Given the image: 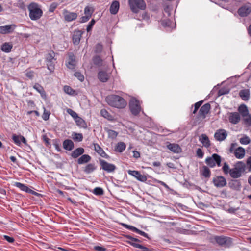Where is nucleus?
<instances>
[{"label":"nucleus","mask_w":251,"mask_h":251,"mask_svg":"<svg viewBox=\"0 0 251 251\" xmlns=\"http://www.w3.org/2000/svg\"><path fill=\"white\" fill-rule=\"evenodd\" d=\"M228 119L231 123L237 124L240 121V115L238 112H231L229 114Z\"/></svg>","instance_id":"obj_17"},{"label":"nucleus","mask_w":251,"mask_h":251,"mask_svg":"<svg viewBox=\"0 0 251 251\" xmlns=\"http://www.w3.org/2000/svg\"><path fill=\"white\" fill-rule=\"evenodd\" d=\"M199 140L206 148H208L210 146V141L207 136L205 134H202L200 136Z\"/></svg>","instance_id":"obj_27"},{"label":"nucleus","mask_w":251,"mask_h":251,"mask_svg":"<svg viewBox=\"0 0 251 251\" xmlns=\"http://www.w3.org/2000/svg\"><path fill=\"white\" fill-rule=\"evenodd\" d=\"M227 136V132L223 129L217 130L214 134V137L215 139L220 142L223 141L226 139Z\"/></svg>","instance_id":"obj_15"},{"label":"nucleus","mask_w":251,"mask_h":251,"mask_svg":"<svg viewBox=\"0 0 251 251\" xmlns=\"http://www.w3.org/2000/svg\"><path fill=\"white\" fill-rule=\"evenodd\" d=\"M26 76L29 78H32L34 76V72L33 71H29L26 73Z\"/></svg>","instance_id":"obj_64"},{"label":"nucleus","mask_w":251,"mask_h":251,"mask_svg":"<svg viewBox=\"0 0 251 251\" xmlns=\"http://www.w3.org/2000/svg\"><path fill=\"white\" fill-rule=\"evenodd\" d=\"M126 148V145L124 142H119L117 144L116 148V150L119 152H123Z\"/></svg>","instance_id":"obj_37"},{"label":"nucleus","mask_w":251,"mask_h":251,"mask_svg":"<svg viewBox=\"0 0 251 251\" xmlns=\"http://www.w3.org/2000/svg\"><path fill=\"white\" fill-rule=\"evenodd\" d=\"M210 109V105L206 103L201 107L199 111V115L203 118H205V115L208 113Z\"/></svg>","instance_id":"obj_21"},{"label":"nucleus","mask_w":251,"mask_h":251,"mask_svg":"<svg viewBox=\"0 0 251 251\" xmlns=\"http://www.w3.org/2000/svg\"><path fill=\"white\" fill-rule=\"evenodd\" d=\"M91 157L90 155L88 154H84L82 155L80 157H79L77 160V163L79 164H82L84 163H86L90 161Z\"/></svg>","instance_id":"obj_31"},{"label":"nucleus","mask_w":251,"mask_h":251,"mask_svg":"<svg viewBox=\"0 0 251 251\" xmlns=\"http://www.w3.org/2000/svg\"><path fill=\"white\" fill-rule=\"evenodd\" d=\"M105 100L109 105L119 109L124 108L127 105L124 98L116 95H109L106 97Z\"/></svg>","instance_id":"obj_1"},{"label":"nucleus","mask_w":251,"mask_h":251,"mask_svg":"<svg viewBox=\"0 0 251 251\" xmlns=\"http://www.w3.org/2000/svg\"><path fill=\"white\" fill-rule=\"evenodd\" d=\"M55 53L53 51H50L46 56V60L47 62V65L48 69L50 71L52 72L54 70V64L55 61L54 58Z\"/></svg>","instance_id":"obj_7"},{"label":"nucleus","mask_w":251,"mask_h":251,"mask_svg":"<svg viewBox=\"0 0 251 251\" xmlns=\"http://www.w3.org/2000/svg\"><path fill=\"white\" fill-rule=\"evenodd\" d=\"M13 45L10 42H5L3 44L1 47V49L2 51L9 53L11 51V49H12Z\"/></svg>","instance_id":"obj_30"},{"label":"nucleus","mask_w":251,"mask_h":251,"mask_svg":"<svg viewBox=\"0 0 251 251\" xmlns=\"http://www.w3.org/2000/svg\"><path fill=\"white\" fill-rule=\"evenodd\" d=\"M64 19L66 21L70 22L75 20L77 16V13L75 12H71L67 9H64L62 11Z\"/></svg>","instance_id":"obj_11"},{"label":"nucleus","mask_w":251,"mask_h":251,"mask_svg":"<svg viewBox=\"0 0 251 251\" xmlns=\"http://www.w3.org/2000/svg\"><path fill=\"white\" fill-rule=\"evenodd\" d=\"M202 103V101H200L199 102H197L194 105L195 108L193 112L194 114L196 113L198 109L199 108V107L201 106V104Z\"/></svg>","instance_id":"obj_53"},{"label":"nucleus","mask_w":251,"mask_h":251,"mask_svg":"<svg viewBox=\"0 0 251 251\" xmlns=\"http://www.w3.org/2000/svg\"><path fill=\"white\" fill-rule=\"evenodd\" d=\"M251 12V4L247 3L241 7L238 10V14L241 17H246Z\"/></svg>","instance_id":"obj_12"},{"label":"nucleus","mask_w":251,"mask_h":251,"mask_svg":"<svg viewBox=\"0 0 251 251\" xmlns=\"http://www.w3.org/2000/svg\"><path fill=\"white\" fill-rule=\"evenodd\" d=\"M102 46L100 44H98L96 45V46L95 52H97V53L100 52L102 50Z\"/></svg>","instance_id":"obj_57"},{"label":"nucleus","mask_w":251,"mask_h":251,"mask_svg":"<svg viewBox=\"0 0 251 251\" xmlns=\"http://www.w3.org/2000/svg\"><path fill=\"white\" fill-rule=\"evenodd\" d=\"M96 167L95 164L90 163V164H87L85 166V167L84 169V171L86 174H90V173L93 172L94 171H95L96 170Z\"/></svg>","instance_id":"obj_36"},{"label":"nucleus","mask_w":251,"mask_h":251,"mask_svg":"<svg viewBox=\"0 0 251 251\" xmlns=\"http://www.w3.org/2000/svg\"><path fill=\"white\" fill-rule=\"evenodd\" d=\"M83 32L80 30H75L73 35V42L74 44L78 45L82 37Z\"/></svg>","instance_id":"obj_20"},{"label":"nucleus","mask_w":251,"mask_h":251,"mask_svg":"<svg viewBox=\"0 0 251 251\" xmlns=\"http://www.w3.org/2000/svg\"><path fill=\"white\" fill-rule=\"evenodd\" d=\"M239 95L244 100H248L250 98V91L248 89L242 90L240 91Z\"/></svg>","instance_id":"obj_32"},{"label":"nucleus","mask_w":251,"mask_h":251,"mask_svg":"<svg viewBox=\"0 0 251 251\" xmlns=\"http://www.w3.org/2000/svg\"><path fill=\"white\" fill-rule=\"evenodd\" d=\"M167 148L174 153H179L181 151L180 147L176 144L170 143L167 145Z\"/></svg>","instance_id":"obj_26"},{"label":"nucleus","mask_w":251,"mask_h":251,"mask_svg":"<svg viewBox=\"0 0 251 251\" xmlns=\"http://www.w3.org/2000/svg\"><path fill=\"white\" fill-rule=\"evenodd\" d=\"M122 225L126 228L130 230H131L133 232H135L136 233H137L138 230V228H137L136 227H135L132 226L128 225H127L126 224H124V223H123Z\"/></svg>","instance_id":"obj_46"},{"label":"nucleus","mask_w":251,"mask_h":251,"mask_svg":"<svg viewBox=\"0 0 251 251\" xmlns=\"http://www.w3.org/2000/svg\"><path fill=\"white\" fill-rule=\"evenodd\" d=\"M93 61L94 64L99 66L102 65V60L99 56H95L93 58Z\"/></svg>","instance_id":"obj_41"},{"label":"nucleus","mask_w":251,"mask_h":251,"mask_svg":"<svg viewBox=\"0 0 251 251\" xmlns=\"http://www.w3.org/2000/svg\"><path fill=\"white\" fill-rule=\"evenodd\" d=\"M212 182L217 188L223 187L227 184L226 178L222 176H216L213 178Z\"/></svg>","instance_id":"obj_9"},{"label":"nucleus","mask_w":251,"mask_h":251,"mask_svg":"<svg viewBox=\"0 0 251 251\" xmlns=\"http://www.w3.org/2000/svg\"><path fill=\"white\" fill-rule=\"evenodd\" d=\"M120 4L118 1H114L110 7V12L112 14H116L119 9Z\"/></svg>","instance_id":"obj_28"},{"label":"nucleus","mask_w":251,"mask_h":251,"mask_svg":"<svg viewBox=\"0 0 251 251\" xmlns=\"http://www.w3.org/2000/svg\"><path fill=\"white\" fill-rule=\"evenodd\" d=\"M137 233L146 238H149L148 235L144 231H142L138 229Z\"/></svg>","instance_id":"obj_62"},{"label":"nucleus","mask_w":251,"mask_h":251,"mask_svg":"<svg viewBox=\"0 0 251 251\" xmlns=\"http://www.w3.org/2000/svg\"><path fill=\"white\" fill-rule=\"evenodd\" d=\"M25 192L30 193V194H33L35 196H37L39 194L37 192H36L34 191L33 190H31V189L29 188L27 186L26 188Z\"/></svg>","instance_id":"obj_58"},{"label":"nucleus","mask_w":251,"mask_h":251,"mask_svg":"<svg viewBox=\"0 0 251 251\" xmlns=\"http://www.w3.org/2000/svg\"><path fill=\"white\" fill-rule=\"evenodd\" d=\"M3 238L9 243H13L14 241V239L13 237L8 236L7 235H4Z\"/></svg>","instance_id":"obj_59"},{"label":"nucleus","mask_w":251,"mask_h":251,"mask_svg":"<svg viewBox=\"0 0 251 251\" xmlns=\"http://www.w3.org/2000/svg\"><path fill=\"white\" fill-rule=\"evenodd\" d=\"M14 186H16V187L19 188L21 190L23 191L24 192H25L26 188L27 187L26 185L18 182H14Z\"/></svg>","instance_id":"obj_45"},{"label":"nucleus","mask_w":251,"mask_h":251,"mask_svg":"<svg viewBox=\"0 0 251 251\" xmlns=\"http://www.w3.org/2000/svg\"><path fill=\"white\" fill-rule=\"evenodd\" d=\"M238 111L242 117H245L249 114L247 106L244 104L241 105L239 107Z\"/></svg>","instance_id":"obj_34"},{"label":"nucleus","mask_w":251,"mask_h":251,"mask_svg":"<svg viewBox=\"0 0 251 251\" xmlns=\"http://www.w3.org/2000/svg\"><path fill=\"white\" fill-rule=\"evenodd\" d=\"M110 75V74L107 73L105 71L100 70L98 73V77L101 82H105L109 79Z\"/></svg>","instance_id":"obj_18"},{"label":"nucleus","mask_w":251,"mask_h":251,"mask_svg":"<svg viewBox=\"0 0 251 251\" xmlns=\"http://www.w3.org/2000/svg\"><path fill=\"white\" fill-rule=\"evenodd\" d=\"M196 153L198 157L200 158H202L203 157L204 154L202 150L200 148L197 149Z\"/></svg>","instance_id":"obj_56"},{"label":"nucleus","mask_w":251,"mask_h":251,"mask_svg":"<svg viewBox=\"0 0 251 251\" xmlns=\"http://www.w3.org/2000/svg\"><path fill=\"white\" fill-rule=\"evenodd\" d=\"M128 4L132 12L137 13L140 10L146 9V5L144 0H128Z\"/></svg>","instance_id":"obj_3"},{"label":"nucleus","mask_w":251,"mask_h":251,"mask_svg":"<svg viewBox=\"0 0 251 251\" xmlns=\"http://www.w3.org/2000/svg\"><path fill=\"white\" fill-rule=\"evenodd\" d=\"M247 165L248 166L249 170L251 171V156L247 159Z\"/></svg>","instance_id":"obj_61"},{"label":"nucleus","mask_w":251,"mask_h":251,"mask_svg":"<svg viewBox=\"0 0 251 251\" xmlns=\"http://www.w3.org/2000/svg\"><path fill=\"white\" fill-rule=\"evenodd\" d=\"M95 250L98 251H105L106 249L104 247H100V246H95L94 247Z\"/></svg>","instance_id":"obj_63"},{"label":"nucleus","mask_w":251,"mask_h":251,"mask_svg":"<svg viewBox=\"0 0 251 251\" xmlns=\"http://www.w3.org/2000/svg\"><path fill=\"white\" fill-rule=\"evenodd\" d=\"M12 139L14 143L17 145H20L21 142H23L25 144H26V140L23 136L13 134L12 135Z\"/></svg>","instance_id":"obj_23"},{"label":"nucleus","mask_w":251,"mask_h":251,"mask_svg":"<svg viewBox=\"0 0 251 251\" xmlns=\"http://www.w3.org/2000/svg\"><path fill=\"white\" fill-rule=\"evenodd\" d=\"M205 163L210 167L213 168L217 164L218 166H221V157L218 154L214 153L213 154L211 157H209L206 158Z\"/></svg>","instance_id":"obj_6"},{"label":"nucleus","mask_w":251,"mask_h":251,"mask_svg":"<svg viewBox=\"0 0 251 251\" xmlns=\"http://www.w3.org/2000/svg\"><path fill=\"white\" fill-rule=\"evenodd\" d=\"M67 112L74 118V120H75L78 116L77 114L71 109H67Z\"/></svg>","instance_id":"obj_50"},{"label":"nucleus","mask_w":251,"mask_h":251,"mask_svg":"<svg viewBox=\"0 0 251 251\" xmlns=\"http://www.w3.org/2000/svg\"><path fill=\"white\" fill-rule=\"evenodd\" d=\"M93 193L96 195H102L104 193L103 189L100 187H96L93 190Z\"/></svg>","instance_id":"obj_49"},{"label":"nucleus","mask_w":251,"mask_h":251,"mask_svg":"<svg viewBox=\"0 0 251 251\" xmlns=\"http://www.w3.org/2000/svg\"><path fill=\"white\" fill-rule=\"evenodd\" d=\"M100 114L102 117L109 120H112L113 119L112 116L105 109H101L100 110Z\"/></svg>","instance_id":"obj_38"},{"label":"nucleus","mask_w":251,"mask_h":251,"mask_svg":"<svg viewBox=\"0 0 251 251\" xmlns=\"http://www.w3.org/2000/svg\"><path fill=\"white\" fill-rule=\"evenodd\" d=\"M201 175L206 178H209L211 175L210 169L206 166H203L201 171Z\"/></svg>","instance_id":"obj_33"},{"label":"nucleus","mask_w":251,"mask_h":251,"mask_svg":"<svg viewBox=\"0 0 251 251\" xmlns=\"http://www.w3.org/2000/svg\"><path fill=\"white\" fill-rule=\"evenodd\" d=\"M33 88L35 89L40 94H41L42 96L45 94V91L43 87L38 83H36L34 85Z\"/></svg>","instance_id":"obj_42"},{"label":"nucleus","mask_w":251,"mask_h":251,"mask_svg":"<svg viewBox=\"0 0 251 251\" xmlns=\"http://www.w3.org/2000/svg\"><path fill=\"white\" fill-rule=\"evenodd\" d=\"M251 142L250 138L247 135H244L240 139V143L242 145H248Z\"/></svg>","instance_id":"obj_40"},{"label":"nucleus","mask_w":251,"mask_h":251,"mask_svg":"<svg viewBox=\"0 0 251 251\" xmlns=\"http://www.w3.org/2000/svg\"><path fill=\"white\" fill-rule=\"evenodd\" d=\"M129 104L132 114L135 116L137 115L141 110L140 101L136 99L132 98L131 99Z\"/></svg>","instance_id":"obj_5"},{"label":"nucleus","mask_w":251,"mask_h":251,"mask_svg":"<svg viewBox=\"0 0 251 251\" xmlns=\"http://www.w3.org/2000/svg\"><path fill=\"white\" fill-rule=\"evenodd\" d=\"M90 18V17H89V16H87V15H86L85 16H83L80 19V22H81V23L86 22L87 21H88L89 20Z\"/></svg>","instance_id":"obj_60"},{"label":"nucleus","mask_w":251,"mask_h":251,"mask_svg":"<svg viewBox=\"0 0 251 251\" xmlns=\"http://www.w3.org/2000/svg\"><path fill=\"white\" fill-rule=\"evenodd\" d=\"M84 13L86 15L91 17L92 14L91 8L88 6L86 7L84 9Z\"/></svg>","instance_id":"obj_55"},{"label":"nucleus","mask_w":251,"mask_h":251,"mask_svg":"<svg viewBox=\"0 0 251 251\" xmlns=\"http://www.w3.org/2000/svg\"><path fill=\"white\" fill-rule=\"evenodd\" d=\"M29 11V17L32 21H36L41 18L43 12L41 6L35 2L30 3L27 7Z\"/></svg>","instance_id":"obj_2"},{"label":"nucleus","mask_w":251,"mask_h":251,"mask_svg":"<svg viewBox=\"0 0 251 251\" xmlns=\"http://www.w3.org/2000/svg\"><path fill=\"white\" fill-rule=\"evenodd\" d=\"M73 139L75 141H81L83 139L82 134L81 133H75L73 137Z\"/></svg>","instance_id":"obj_47"},{"label":"nucleus","mask_w":251,"mask_h":251,"mask_svg":"<svg viewBox=\"0 0 251 251\" xmlns=\"http://www.w3.org/2000/svg\"><path fill=\"white\" fill-rule=\"evenodd\" d=\"M128 173L129 175L135 177L138 181L141 182L146 181L147 178L145 175H142L138 171L135 170H128Z\"/></svg>","instance_id":"obj_13"},{"label":"nucleus","mask_w":251,"mask_h":251,"mask_svg":"<svg viewBox=\"0 0 251 251\" xmlns=\"http://www.w3.org/2000/svg\"><path fill=\"white\" fill-rule=\"evenodd\" d=\"M125 237L128 239L126 242L134 247L139 248L141 247V245L137 243V242H141V241L137 238H134L130 235H126Z\"/></svg>","instance_id":"obj_16"},{"label":"nucleus","mask_w":251,"mask_h":251,"mask_svg":"<svg viewBox=\"0 0 251 251\" xmlns=\"http://www.w3.org/2000/svg\"><path fill=\"white\" fill-rule=\"evenodd\" d=\"M84 152L83 148L80 147L75 150L71 153V156L74 158H76Z\"/></svg>","instance_id":"obj_29"},{"label":"nucleus","mask_w":251,"mask_h":251,"mask_svg":"<svg viewBox=\"0 0 251 251\" xmlns=\"http://www.w3.org/2000/svg\"><path fill=\"white\" fill-rule=\"evenodd\" d=\"M107 133L108 137L114 139L116 138V137L117 136L118 133L115 131H114L113 130L109 129L107 130Z\"/></svg>","instance_id":"obj_48"},{"label":"nucleus","mask_w":251,"mask_h":251,"mask_svg":"<svg viewBox=\"0 0 251 251\" xmlns=\"http://www.w3.org/2000/svg\"><path fill=\"white\" fill-rule=\"evenodd\" d=\"M100 162L101 168L108 173L114 172L116 168L115 165L109 163L104 160H100Z\"/></svg>","instance_id":"obj_10"},{"label":"nucleus","mask_w":251,"mask_h":251,"mask_svg":"<svg viewBox=\"0 0 251 251\" xmlns=\"http://www.w3.org/2000/svg\"><path fill=\"white\" fill-rule=\"evenodd\" d=\"M235 156L238 159H242L245 155V150L242 147H239L233 151Z\"/></svg>","instance_id":"obj_19"},{"label":"nucleus","mask_w":251,"mask_h":251,"mask_svg":"<svg viewBox=\"0 0 251 251\" xmlns=\"http://www.w3.org/2000/svg\"><path fill=\"white\" fill-rule=\"evenodd\" d=\"M231 169H230L229 166L227 163L225 162L224 163L223 166L222 167V170L225 174L227 175L228 174H229Z\"/></svg>","instance_id":"obj_43"},{"label":"nucleus","mask_w":251,"mask_h":251,"mask_svg":"<svg viewBox=\"0 0 251 251\" xmlns=\"http://www.w3.org/2000/svg\"><path fill=\"white\" fill-rule=\"evenodd\" d=\"M50 113V112L46 111V109L44 108V112L42 115V118L44 120H47L49 118Z\"/></svg>","instance_id":"obj_54"},{"label":"nucleus","mask_w":251,"mask_h":251,"mask_svg":"<svg viewBox=\"0 0 251 251\" xmlns=\"http://www.w3.org/2000/svg\"><path fill=\"white\" fill-rule=\"evenodd\" d=\"M74 75L75 77L77 78V79L80 80L81 82H82L84 81V77L83 75L80 73V72H76L75 73Z\"/></svg>","instance_id":"obj_51"},{"label":"nucleus","mask_w":251,"mask_h":251,"mask_svg":"<svg viewBox=\"0 0 251 251\" xmlns=\"http://www.w3.org/2000/svg\"><path fill=\"white\" fill-rule=\"evenodd\" d=\"M63 90L66 94L69 95H74L75 93V90L69 86H65L63 88Z\"/></svg>","instance_id":"obj_44"},{"label":"nucleus","mask_w":251,"mask_h":251,"mask_svg":"<svg viewBox=\"0 0 251 251\" xmlns=\"http://www.w3.org/2000/svg\"><path fill=\"white\" fill-rule=\"evenodd\" d=\"M16 26L14 24L0 26V34H7L12 33L15 30Z\"/></svg>","instance_id":"obj_14"},{"label":"nucleus","mask_w":251,"mask_h":251,"mask_svg":"<svg viewBox=\"0 0 251 251\" xmlns=\"http://www.w3.org/2000/svg\"><path fill=\"white\" fill-rule=\"evenodd\" d=\"M237 164L241 165V168L235 167L230 170V176L233 178H238L241 176L242 172L243 171L244 163L242 162H238Z\"/></svg>","instance_id":"obj_8"},{"label":"nucleus","mask_w":251,"mask_h":251,"mask_svg":"<svg viewBox=\"0 0 251 251\" xmlns=\"http://www.w3.org/2000/svg\"><path fill=\"white\" fill-rule=\"evenodd\" d=\"M214 239L219 245L226 248L230 247L232 245V238L227 236H216Z\"/></svg>","instance_id":"obj_4"},{"label":"nucleus","mask_w":251,"mask_h":251,"mask_svg":"<svg viewBox=\"0 0 251 251\" xmlns=\"http://www.w3.org/2000/svg\"><path fill=\"white\" fill-rule=\"evenodd\" d=\"M95 23V21L94 19H92L89 22V23L87 27V32H89L91 30V29H92V27L93 26V25H94Z\"/></svg>","instance_id":"obj_52"},{"label":"nucleus","mask_w":251,"mask_h":251,"mask_svg":"<svg viewBox=\"0 0 251 251\" xmlns=\"http://www.w3.org/2000/svg\"><path fill=\"white\" fill-rule=\"evenodd\" d=\"M63 148L67 151H71L74 148L73 142L70 139H66L63 142Z\"/></svg>","instance_id":"obj_25"},{"label":"nucleus","mask_w":251,"mask_h":251,"mask_svg":"<svg viewBox=\"0 0 251 251\" xmlns=\"http://www.w3.org/2000/svg\"><path fill=\"white\" fill-rule=\"evenodd\" d=\"M75 65V57L72 53L69 54V58L67 62V66L70 69H73Z\"/></svg>","instance_id":"obj_22"},{"label":"nucleus","mask_w":251,"mask_h":251,"mask_svg":"<svg viewBox=\"0 0 251 251\" xmlns=\"http://www.w3.org/2000/svg\"><path fill=\"white\" fill-rule=\"evenodd\" d=\"M93 147L94 150L101 157L106 158L108 157L107 154L104 152L103 150L99 146L98 144L94 143Z\"/></svg>","instance_id":"obj_24"},{"label":"nucleus","mask_w":251,"mask_h":251,"mask_svg":"<svg viewBox=\"0 0 251 251\" xmlns=\"http://www.w3.org/2000/svg\"><path fill=\"white\" fill-rule=\"evenodd\" d=\"M243 121L245 125L247 126H251V115L250 114H248L245 117H243Z\"/></svg>","instance_id":"obj_39"},{"label":"nucleus","mask_w":251,"mask_h":251,"mask_svg":"<svg viewBox=\"0 0 251 251\" xmlns=\"http://www.w3.org/2000/svg\"><path fill=\"white\" fill-rule=\"evenodd\" d=\"M76 125L81 127L86 128L87 126V125L83 119H82L81 117L78 116L75 120Z\"/></svg>","instance_id":"obj_35"}]
</instances>
